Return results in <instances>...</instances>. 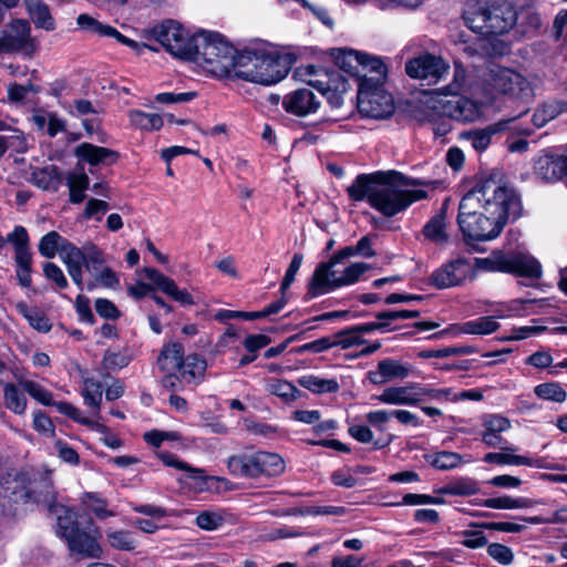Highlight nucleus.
Returning <instances> with one entry per match:
<instances>
[{
	"mask_svg": "<svg viewBox=\"0 0 567 567\" xmlns=\"http://www.w3.org/2000/svg\"><path fill=\"white\" fill-rule=\"evenodd\" d=\"M412 184L396 171H380L357 176L347 193L352 200H367L385 217H393L426 197L425 190L409 189L408 186Z\"/></svg>",
	"mask_w": 567,
	"mask_h": 567,
	"instance_id": "1",
	"label": "nucleus"
},
{
	"mask_svg": "<svg viewBox=\"0 0 567 567\" xmlns=\"http://www.w3.org/2000/svg\"><path fill=\"white\" fill-rule=\"evenodd\" d=\"M289 72L288 60L265 45L249 47L239 52L233 78L262 85L281 81Z\"/></svg>",
	"mask_w": 567,
	"mask_h": 567,
	"instance_id": "2",
	"label": "nucleus"
},
{
	"mask_svg": "<svg viewBox=\"0 0 567 567\" xmlns=\"http://www.w3.org/2000/svg\"><path fill=\"white\" fill-rule=\"evenodd\" d=\"M462 198L465 199L467 208L477 206L494 216V219L505 224L509 218H518L522 212L520 198L516 190L495 179L478 183Z\"/></svg>",
	"mask_w": 567,
	"mask_h": 567,
	"instance_id": "3",
	"label": "nucleus"
},
{
	"mask_svg": "<svg viewBox=\"0 0 567 567\" xmlns=\"http://www.w3.org/2000/svg\"><path fill=\"white\" fill-rule=\"evenodd\" d=\"M482 92L485 95V103L493 105L497 96H504L508 101L523 105L526 113V106L535 96L532 82L518 71L492 64L483 74Z\"/></svg>",
	"mask_w": 567,
	"mask_h": 567,
	"instance_id": "4",
	"label": "nucleus"
},
{
	"mask_svg": "<svg viewBox=\"0 0 567 567\" xmlns=\"http://www.w3.org/2000/svg\"><path fill=\"white\" fill-rule=\"evenodd\" d=\"M239 52L221 34L204 32L195 37L189 56L204 71L215 78H233Z\"/></svg>",
	"mask_w": 567,
	"mask_h": 567,
	"instance_id": "5",
	"label": "nucleus"
},
{
	"mask_svg": "<svg viewBox=\"0 0 567 567\" xmlns=\"http://www.w3.org/2000/svg\"><path fill=\"white\" fill-rule=\"evenodd\" d=\"M465 82V69L461 64L455 63L452 82L437 89L435 94L440 97L437 103L443 115L457 121L473 122L483 115V107L488 104L485 103V96L480 102L460 96L458 93L463 90Z\"/></svg>",
	"mask_w": 567,
	"mask_h": 567,
	"instance_id": "6",
	"label": "nucleus"
},
{
	"mask_svg": "<svg viewBox=\"0 0 567 567\" xmlns=\"http://www.w3.org/2000/svg\"><path fill=\"white\" fill-rule=\"evenodd\" d=\"M227 467L237 477H276L285 472L286 463L277 453L257 451L230 456Z\"/></svg>",
	"mask_w": 567,
	"mask_h": 567,
	"instance_id": "7",
	"label": "nucleus"
},
{
	"mask_svg": "<svg viewBox=\"0 0 567 567\" xmlns=\"http://www.w3.org/2000/svg\"><path fill=\"white\" fill-rule=\"evenodd\" d=\"M74 518L71 509H65L63 515H59L58 535L66 540L72 554L82 558H100L103 550L99 543V530L93 527L81 529Z\"/></svg>",
	"mask_w": 567,
	"mask_h": 567,
	"instance_id": "8",
	"label": "nucleus"
},
{
	"mask_svg": "<svg viewBox=\"0 0 567 567\" xmlns=\"http://www.w3.org/2000/svg\"><path fill=\"white\" fill-rule=\"evenodd\" d=\"M0 496H12L14 501L34 499L44 503H51L55 498L52 482L48 477L31 480L28 474L18 473L8 467L2 480Z\"/></svg>",
	"mask_w": 567,
	"mask_h": 567,
	"instance_id": "9",
	"label": "nucleus"
},
{
	"mask_svg": "<svg viewBox=\"0 0 567 567\" xmlns=\"http://www.w3.org/2000/svg\"><path fill=\"white\" fill-rule=\"evenodd\" d=\"M457 223L466 241H486L496 238L505 226V223L494 219L477 206L467 208L465 199L458 205Z\"/></svg>",
	"mask_w": 567,
	"mask_h": 567,
	"instance_id": "10",
	"label": "nucleus"
},
{
	"mask_svg": "<svg viewBox=\"0 0 567 567\" xmlns=\"http://www.w3.org/2000/svg\"><path fill=\"white\" fill-rule=\"evenodd\" d=\"M386 73L382 78L372 74L361 80L358 90V109L368 117L383 118L393 112V99L383 87Z\"/></svg>",
	"mask_w": 567,
	"mask_h": 567,
	"instance_id": "11",
	"label": "nucleus"
},
{
	"mask_svg": "<svg viewBox=\"0 0 567 567\" xmlns=\"http://www.w3.org/2000/svg\"><path fill=\"white\" fill-rule=\"evenodd\" d=\"M478 262L484 270L508 272L530 279H539L543 274L540 262L528 252L497 254Z\"/></svg>",
	"mask_w": 567,
	"mask_h": 567,
	"instance_id": "12",
	"label": "nucleus"
},
{
	"mask_svg": "<svg viewBox=\"0 0 567 567\" xmlns=\"http://www.w3.org/2000/svg\"><path fill=\"white\" fill-rule=\"evenodd\" d=\"M327 268L326 265L317 266L308 287V295L311 298L324 295L343 286L355 284L360 277L370 269V266L365 262H353L344 267L340 276L330 274L333 278L323 279V277L327 276Z\"/></svg>",
	"mask_w": 567,
	"mask_h": 567,
	"instance_id": "13",
	"label": "nucleus"
},
{
	"mask_svg": "<svg viewBox=\"0 0 567 567\" xmlns=\"http://www.w3.org/2000/svg\"><path fill=\"white\" fill-rule=\"evenodd\" d=\"M482 259L458 257L450 260L431 275L430 281L439 289L461 286L467 280H473L477 270H484L478 262Z\"/></svg>",
	"mask_w": 567,
	"mask_h": 567,
	"instance_id": "14",
	"label": "nucleus"
},
{
	"mask_svg": "<svg viewBox=\"0 0 567 567\" xmlns=\"http://www.w3.org/2000/svg\"><path fill=\"white\" fill-rule=\"evenodd\" d=\"M151 35L172 55L186 60L192 56L195 37H190L179 23L172 20L166 21L154 27Z\"/></svg>",
	"mask_w": 567,
	"mask_h": 567,
	"instance_id": "15",
	"label": "nucleus"
},
{
	"mask_svg": "<svg viewBox=\"0 0 567 567\" xmlns=\"http://www.w3.org/2000/svg\"><path fill=\"white\" fill-rule=\"evenodd\" d=\"M337 65L344 72L361 80L377 74L380 79L386 73L385 64L378 56L355 50H340L336 55Z\"/></svg>",
	"mask_w": 567,
	"mask_h": 567,
	"instance_id": "16",
	"label": "nucleus"
},
{
	"mask_svg": "<svg viewBox=\"0 0 567 567\" xmlns=\"http://www.w3.org/2000/svg\"><path fill=\"white\" fill-rule=\"evenodd\" d=\"M21 388L34 400L43 405H54L56 410L71 417L73 421L83 424L92 430L102 431L104 426L90 417L83 416L81 411L69 402H54L52 393L41 384L32 380H21Z\"/></svg>",
	"mask_w": 567,
	"mask_h": 567,
	"instance_id": "17",
	"label": "nucleus"
},
{
	"mask_svg": "<svg viewBox=\"0 0 567 567\" xmlns=\"http://www.w3.org/2000/svg\"><path fill=\"white\" fill-rule=\"evenodd\" d=\"M449 64L440 56L422 54L411 59L405 64V72L410 78L435 84L449 72Z\"/></svg>",
	"mask_w": 567,
	"mask_h": 567,
	"instance_id": "18",
	"label": "nucleus"
},
{
	"mask_svg": "<svg viewBox=\"0 0 567 567\" xmlns=\"http://www.w3.org/2000/svg\"><path fill=\"white\" fill-rule=\"evenodd\" d=\"M76 24L82 31L90 33L92 35L113 38L118 43L131 48L137 54H142L145 49L157 51L156 49H153L150 45L136 42V41L123 35L121 32H118L112 25L105 24V23L99 21L97 19H95L94 17L86 14V13H82V14L78 16Z\"/></svg>",
	"mask_w": 567,
	"mask_h": 567,
	"instance_id": "19",
	"label": "nucleus"
},
{
	"mask_svg": "<svg viewBox=\"0 0 567 567\" xmlns=\"http://www.w3.org/2000/svg\"><path fill=\"white\" fill-rule=\"evenodd\" d=\"M411 373V368L398 360L384 359L377 368L368 372V379L375 385H382L394 380H403Z\"/></svg>",
	"mask_w": 567,
	"mask_h": 567,
	"instance_id": "20",
	"label": "nucleus"
},
{
	"mask_svg": "<svg viewBox=\"0 0 567 567\" xmlns=\"http://www.w3.org/2000/svg\"><path fill=\"white\" fill-rule=\"evenodd\" d=\"M563 155L544 152L534 161V173L544 182H556L566 176Z\"/></svg>",
	"mask_w": 567,
	"mask_h": 567,
	"instance_id": "21",
	"label": "nucleus"
},
{
	"mask_svg": "<svg viewBox=\"0 0 567 567\" xmlns=\"http://www.w3.org/2000/svg\"><path fill=\"white\" fill-rule=\"evenodd\" d=\"M282 106L288 113L306 116L317 112L320 101L311 90L299 89L285 96Z\"/></svg>",
	"mask_w": 567,
	"mask_h": 567,
	"instance_id": "22",
	"label": "nucleus"
},
{
	"mask_svg": "<svg viewBox=\"0 0 567 567\" xmlns=\"http://www.w3.org/2000/svg\"><path fill=\"white\" fill-rule=\"evenodd\" d=\"M482 441L488 447L504 449L507 441L502 433L507 432L511 427V421L498 414H489L483 419Z\"/></svg>",
	"mask_w": 567,
	"mask_h": 567,
	"instance_id": "23",
	"label": "nucleus"
},
{
	"mask_svg": "<svg viewBox=\"0 0 567 567\" xmlns=\"http://www.w3.org/2000/svg\"><path fill=\"white\" fill-rule=\"evenodd\" d=\"M515 120L516 117L504 118L488 125L487 127L465 132L463 134V138L467 141L475 151L483 152L491 144V138L494 134L513 130L514 127H512V124Z\"/></svg>",
	"mask_w": 567,
	"mask_h": 567,
	"instance_id": "24",
	"label": "nucleus"
},
{
	"mask_svg": "<svg viewBox=\"0 0 567 567\" xmlns=\"http://www.w3.org/2000/svg\"><path fill=\"white\" fill-rule=\"evenodd\" d=\"M143 272L145 274V277L155 285L156 289L166 293L175 301L182 305H194V299L187 290L179 289L173 279L165 276L157 269L144 268Z\"/></svg>",
	"mask_w": 567,
	"mask_h": 567,
	"instance_id": "25",
	"label": "nucleus"
},
{
	"mask_svg": "<svg viewBox=\"0 0 567 567\" xmlns=\"http://www.w3.org/2000/svg\"><path fill=\"white\" fill-rule=\"evenodd\" d=\"M516 22V12L512 4L503 2L498 6H488V35L503 34Z\"/></svg>",
	"mask_w": 567,
	"mask_h": 567,
	"instance_id": "26",
	"label": "nucleus"
},
{
	"mask_svg": "<svg viewBox=\"0 0 567 567\" xmlns=\"http://www.w3.org/2000/svg\"><path fill=\"white\" fill-rule=\"evenodd\" d=\"M158 457L166 466L185 472V484L199 491L205 488L208 477L204 470L193 467L188 463L179 460L176 455L167 452L159 453Z\"/></svg>",
	"mask_w": 567,
	"mask_h": 567,
	"instance_id": "27",
	"label": "nucleus"
},
{
	"mask_svg": "<svg viewBox=\"0 0 567 567\" xmlns=\"http://www.w3.org/2000/svg\"><path fill=\"white\" fill-rule=\"evenodd\" d=\"M463 19L465 24L474 32L488 35V6L478 0L466 3Z\"/></svg>",
	"mask_w": 567,
	"mask_h": 567,
	"instance_id": "28",
	"label": "nucleus"
},
{
	"mask_svg": "<svg viewBox=\"0 0 567 567\" xmlns=\"http://www.w3.org/2000/svg\"><path fill=\"white\" fill-rule=\"evenodd\" d=\"M62 261L65 264L68 272L73 282L83 289L82 267L84 264V247L79 248L72 243L68 241L62 246L60 254Z\"/></svg>",
	"mask_w": 567,
	"mask_h": 567,
	"instance_id": "29",
	"label": "nucleus"
},
{
	"mask_svg": "<svg viewBox=\"0 0 567 567\" xmlns=\"http://www.w3.org/2000/svg\"><path fill=\"white\" fill-rule=\"evenodd\" d=\"M74 155L83 161L89 163L90 165H99V164H105L111 165L115 163L118 158V155L116 152L102 147L96 146L90 143H82L78 145L74 150Z\"/></svg>",
	"mask_w": 567,
	"mask_h": 567,
	"instance_id": "30",
	"label": "nucleus"
},
{
	"mask_svg": "<svg viewBox=\"0 0 567 567\" xmlns=\"http://www.w3.org/2000/svg\"><path fill=\"white\" fill-rule=\"evenodd\" d=\"M30 24L25 20H14L11 22L2 34L6 51L24 49L30 41Z\"/></svg>",
	"mask_w": 567,
	"mask_h": 567,
	"instance_id": "31",
	"label": "nucleus"
},
{
	"mask_svg": "<svg viewBox=\"0 0 567 567\" xmlns=\"http://www.w3.org/2000/svg\"><path fill=\"white\" fill-rule=\"evenodd\" d=\"M499 329V323L492 317H480L475 320L466 321L461 324L453 326L447 330L442 331L440 334H444L447 331L454 334H477L486 336L491 334Z\"/></svg>",
	"mask_w": 567,
	"mask_h": 567,
	"instance_id": "32",
	"label": "nucleus"
},
{
	"mask_svg": "<svg viewBox=\"0 0 567 567\" xmlns=\"http://www.w3.org/2000/svg\"><path fill=\"white\" fill-rule=\"evenodd\" d=\"M375 399L384 404L391 405H417V399L414 394L413 383L401 386H389L377 395Z\"/></svg>",
	"mask_w": 567,
	"mask_h": 567,
	"instance_id": "33",
	"label": "nucleus"
},
{
	"mask_svg": "<svg viewBox=\"0 0 567 567\" xmlns=\"http://www.w3.org/2000/svg\"><path fill=\"white\" fill-rule=\"evenodd\" d=\"M501 452H491L484 455L483 461L489 464L497 465H515V466H533L534 461L524 455H516L518 451L517 446L505 444L504 449H499Z\"/></svg>",
	"mask_w": 567,
	"mask_h": 567,
	"instance_id": "34",
	"label": "nucleus"
},
{
	"mask_svg": "<svg viewBox=\"0 0 567 567\" xmlns=\"http://www.w3.org/2000/svg\"><path fill=\"white\" fill-rule=\"evenodd\" d=\"M206 369L207 362L204 358L197 354H189L184 359L178 370L179 378L185 383L197 385L204 380Z\"/></svg>",
	"mask_w": 567,
	"mask_h": 567,
	"instance_id": "35",
	"label": "nucleus"
},
{
	"mask_svg": "<svg viewBox=\"0 0 567 567\" xmlns=\"http://www.w3.org/2000/svg\"><path fill=\"white\" fill-rule=\"evenodd\" d=\"M34 186L47 192H56L62 184V174L54 165L37 168L31 174Z\"/></svg>",
	"mask_w": 567,
	"mask_h": 567,
	"instance_id": "36",
	"label": "nucleus"
},
{
	"mask_svg": "<svg viewBox=\"0 0 567 567\" xmlns=\"http://www.w3.org/2000/svg\"><path fill=\"white\" fill-rule=\"evenodd\" d=\"M23 4L37 28L47 31L54 30V19L49 7L42 0H23Z\"/></svg>",
	"mask_w": 567,
	"mask_h": 567,
	"instance_id": "37",
	"label": "nucleus"
},
{
	"mask_svg": "<svg viewBox=\"0 0 567 567\" xmlns=\"http://www.w3.org/2000/svg\"><path fill=\"white\" fill-rule=\"evenodd\" d=\"M184 359V347L178 342H172L163 347L157 364L162 371L173 372L179 370Z\"/></svg>",
	"mask_w": 567,
	"mask_h": 567,
	"instance_id": "38",
	"label": "nucleus"
},
{
	"mask_svg": "<svg viewBox=\"0 0 567 567\" xmlns=\"http://www.w3.org/2000/svg\"><path fill=\"white\" fill-rule=\"evenodd\" d=\"M105 537L107 545L116 550L133 551L138 546V540L131 530L107 528Z\"/></svg>",
	"mask_w": 567,
	"mask_h": 567,
	"instance_id": "39",
	"label": "nucleus"
},
{
	"mask_svg": "<svg viewBox=\"0 0 567 567\" xmlns=\"http://www.w3.org/2000/svg\"><path fill=\"white\" fill-rule=\"evenodd\" d=\"M3 401L4 405L12 413L22 415L27 411L28 400L24 390L19 389L13 383H3Z\"/></svg>",
	"mask_w": 567,
	"mask_h": 567,
	"instance_id": "40",
	"label": "nucleus"
},
{
	"mask_svg": "<svg viewBox=\"0 0 567 567\" xmlns=\"http://www.w3.org/2000/svg\"><path fill=\"white\" fill-rule=\"evenodd\" d=\"M567 111V103L561 101L547 102L539 105L533 114V123L536 127L540 128L548 122L555 120L560 114Z\"/></svg>",
	"mask_w": 567,
	"mask_h": 567,
	"instance_id": "41",
	"label": "nucleus"
},
{
	"mask_svg": "<svg viewBox=\"0 0 567 567\" xmlns=\"http://www.w3.org/2000/svg\"><path fill=\"white\" fill-rule=\"evenodd\" d=\"M81 395L93 411V415H99L103 395L102 383L93 378H83Z\"/></svg>",
	"mask_w": 567,
	"mask_h": 567,
	"instance_id": "42",
	"label": "nucleus"
},
{
	"mask_svg": "<svg viewBox=\"0 0 567 567\" xmlns=\"http://www.w3.org/2000/svg\"><path fill=\"white\" fill-rule=\"evenodd\" d=\"M17 310L22 315L29 324L39 332H49L52 324L48 317L38 308L29 307L24 302L17 303Z\"/></svg>",
	"mask_w": 567,
	"mask_h": 567,
	"instance_id": "43",
	"label": "nucleus"
},
{
	"mask_svg": "<svg viewBox=\"0 0 567 567\" xmlns=\"http://www.w3.org/2000/svg\"><path fill=\"white\" fill-rule=\"evenodd\" d=\"M537 501H533L526 497H512L508 495L499 497H491L483 502V506L493 509H517L528 508L537 504Z\"/></svg>",
	"mask_w": 567,
	"mask_h": 567,
	"instance_id": "44",
	"label": "nucleus"
},
{
	"mask_svg": "<svg viewBox=\"0 0 567 567\" xmlns=\"http://www.w3.org/2000/svg\"><path fill=\"white\" fill-rule=\"evenodd\" d=\"M445 228V215L444 213H440L425 224L423 227V235L426 239L433 241L434 244L443 245L449 240Z\"/></svg>",
	"mask_w": 567,
	"mask_h": 567,
	"instance_id": "45",
	"label": "nucleus"
},
{
	"mask_svg": "<svg viewBox=\"0 0 567 567\" xmlns=\"http://www.w3.org/2000/svg\"><path fill=\"white\" fill-rule=\"evenodd\" d=\"M299 384L317 394L333 393L339 390V383L334 379H324L315 374L303 375L299 379Z\"/></svg>",
	"mask_w": 567,
	"mask_h": 567,
	"instance_id": "46",
	"label": "nucleus"
},
{
	"mask_svg": "<svg viewBox=\"0 0 567 567\" xmlns=\"http://www.w3.org/2000/svg\"><path fill=\"white\" fill-rule=\"evenodd\" d=\"M66 185L70 193V202L80 204L85 199V190L89 188L90 179L84 172L72 173L66 177Z\"/></svg>",
	"mask_w": 567,
	"mask_h": 567,
	"instance_id": "47",
	"label": "nucleus"
},
{
	"mask_svg": "<svg viewBox=\"0 0 567 567\" xmlns=\"http://www.w3.org/2000/svg\"><path fill=\"white\" fill-rule=\"evenodd\" d=\"M128 118L133 126L145 131H157L164 124L161 115L155 113H145L140 110H131L128 112Z\"/></svg>",
	"mask_w": 567,
	"mask_h": 567,
	"instance_id": "48",
	"label": "nucleus"
},
{
	"mask_svg": "<svg viewBox=\"0 0 567 567\" xmlns=\"http://www.w3.org/2000/svg\"><path fill=\"white\" fill-rule=\"evenodd\" d=\"M413 390L417 399V405L423 401L424 398L440 403L451 402L452 399V389L450 388L435 389L422 385L420 383H413Z\"/></svg>",
	"mask_w": 567,
	"mask_h": 567,
	"instance_id": "49",
	"label": "nucleus"
},
{
	"mask_svg": "<svg viewBox=\"0 0 567 567\" xmlns=\"http://www.w3.org/2000/svg\"><path fill=\"white\" fill-rule=\"evenodd\" d=\"M480 491L478 484L471 477H462L449 483L442 493L451 496H471Z\"/></svg>",
	"mask_w": 567,
	"mask_h": 567,
	"instance_id": "50",
	"label": "nucleus"
},
{
	"mask_svg": "<svg viewBox=\"0 0 567 567\" xmlns=\"http://www.w3.org/2000/svg\"><path fill=\"white\" fill-rule=\"evenodd\" d=\"M82 504L99 519L115 516V512L107 508V502L95 493H85L81 498Z\"/></svg>",
	"mask_w": 567,
	"mask_h": 567,
	"instance_id": "51",
	"label": "nucleus"
},
{
	"mask_svg": "<svg viewBox=\"0 0 567 567\" xmlns=\"http://www.w3.org/2000/svg\"><path fill=\"white\" fill-rule=\"evenodd\" d=\"M429 463L437 470L449 471L458 467L464 460L458 453L441 451L430 455Z\"/></svg>",
	"mask_w": 567,
	"mask_h": 567,
	"instance_id": "52",
	"label": "nucleus"
},
{
	"mask_svg": "<svg viewBox=\"0 0 567 567\" xmlns=\"http://www.w3.org/2000/svg\"><path fill=\"white\" fill-rule=\"evenodd\" d=\"M66 243L68 240L53 230L41 238L39 243V251L45 258H53L58 251L61 254L62 246Z\"/></svg>",
	"mask_w": 567,
	"mask_h": 567,
	"instance_id": "53",
	"label": "nucleus"
},
{
	"mask_svg": "<svg viewBox=\"0 0 567 567\" xmlns=\"http://www.w3.org/2000/svg\"><path fill=\"white\" fill-rule=\"evenodd\" d=\"M534 392L539 399L558 403L564 402L567 398L566 391L558 383L554 382L538 384L535 386Z\"/></svg>",
	"mask_w": 567,
	"mask_h": 567,
	"instance_id": "54",
	"label": "nucleus"
},
{
	"mask_svg": "<svg viewBox=\"0 0 567 567\" xmlns=\"http://www.w3.org/2000/svg\"><path fill=\"white\" fill-rule=\"evenodd\" d=\"M92 275L105 267L104 254L94 244L84 245V264Z\"/></svg>",
	"mask_w": 567,
	"mask_h": 567,
	"instance_id": "55",
	"label": "nucleus"
},
{
	"mask_svg": "<svg viewBox=\"0 0 567 567\" xmlns=\"http://www.w3.org/2000/svg\"><path fill=\"white\" fill-rule=\"evenodd\" d=\"M266 388L270 393L282 398L286 401L295 400L296 393L298 392L292 383L279 379H269Z\"/></svg>",
	"mask_w": 567,
	"mask_h": 567,
	"instance_id": "56",
	"label": "nucleus"
},
{
	"mask_svg": "<svg viewBox=\"0 0 567 567\" xmlns=\"http://www.w3.org/2000/svg\"><path fill=\"white\" fill-rule=\"evenodd\" d=\"M225 523L224 513L203 512L196 517V524L205 530H216Z\"/></svg>",
	"mask_w": 567,
	"mask_h": 567,
	"instance_id": "57",
	"label": "nucleus"
},
{
	"mask_svg": "<svg viewBox=\"0 0 567 567\" xmlns=\"http://www.w3.org/2000/svg\"><path fill=\"white\" fill-rule=\"evenodd\" d=\"M334 347L339 346L342 349H349L354 346H361L365 343V340L361 337L359 331H355V328L352 327L350 329L343 330L336 336V340H333Z\"/></svg>",
	"mask_w": 567,
	"mask_h": 567,
	"instance_id": "58",
	"label": "nucleus"
},
{
	"mask_svg": "<svg viewBox=\"0 0 567 567\" xmlns=\"http://www.w3.org/2000/svg\"><path fill=\"white\" fill-rule=\"evenodd\" d=\"M477 352V348L474 346H463V347H446L439 350H432L427 352H423V358H447L453 355H466Z\"/></svg>",
	"mask_w": 567,
	"mask_h": 567,
	"instance_id": "59",
	"label": "nucleus"
},
{
	"mask_svg": "<svg viewBox=\"0 0 567 567\" xmlns=\"http://www.w3.org/2000/svg\"><path fill=\"white\" fill-rule=\"evenodd\" d=\"M144 440L148 444L159 447L164 441H181L182 435L176 431L152 430L144 433Z\"/></svg>",
	"mask_w": 567,
	"mask_h": 567,
	"instance_id": "60",
	"label": "nucleus"
},
{
	"mask_svg": "<svg viewBox=\"0 0 567 567\" xmlns=\"http://www.w3.org/2000/svg\"><path fill=\"white\" fill-rule=\"evenodd\" d=\"M93 277L97 285L103 286L105 288L113 289L120 285V279L117 275L107 266L102 267L96 272H94Z\"/></svg>",
	"mask_w": 567,
	"mask_h": 567,
	"instance_id": "61",
	"label": "nucleus"
},
{
	"mask_svg": "<svg viewBox=\"0 0 567 567\" xmlns=\"http://www.w3.org/2000/svg\"><path fill=\"white\" fill-rule=\"evenodd\" d=\"M461 544L465 547L476 549L484 547L487 544V539L482 530H465L462 533Z\"/></svg>",
	"mask_w": 567,
	"mask_h": 567,
	"instance_id": "62",
	"label": "nucleus"
},
{
	"mask_svg": "<svg viewBox=\"0 0 567 567\" xmlns=\"http://www.w3.org/2000/svg\"><path fill=\"white\" fill-rule=\"evenodd\" d=\"M488 555L503 565H508L513 560V553L509 547L502 544H491L487 547Z\"/></svg>",
	"mask_w": 567,
	"mask_h": 567,
	"instance_id": "63",
	"label": "nucleus"
},
{
	"mask_svg": "<svg viewBox=\"0 0 567 567\" xmlns=\"http://www.w3.org/2000/svg\"><path fill=\"white\" fill-rule=\"evenodd\" d=\"M54 449L58 453V456L65 463L70 465H78L80 463V456L78 452L72 449L68 443L63 441H56L54 444Z\"/></svg>",
	"mask_w": 567,
	"mask_h": 567,
	"instance_id": "64",
	"label": "nucleus"
}]
</instances>
